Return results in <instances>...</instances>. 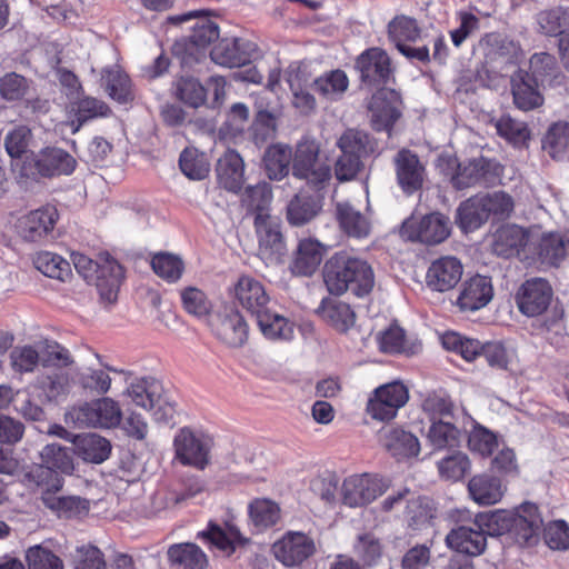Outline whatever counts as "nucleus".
I'll use <instances>...</instances> for the list:
<instances>
[{
    "mask_svg": "<svg viewBox=\"0 0 569 569\" xmlns=\"http://www.w3.org/2000/svg\"><path fill=\"white\" fill-rule=\"evenodd\" d=\"M110 371L114 370L102 365L77 367L74 362L39 376L36 385L48 401L56 403L67 400L74 386L82 395L101 397L111 389Z\"/></svg>",
    "mask_w": 569,
    "mask_h": 569,
    "instance_id": "1",
    "label": "nucleus"
},
{
    "mask_svg": "<svg viewBox=\"0 0 569 569\" xmlns=\"http://www.w3.org/2000/svg\"><path fill=\"white\" fill-rule=\"evenodd\" d=\"M325 282L333 295L350 291L357 297H365L373 289L375 274L366 260L336 254L326 263Z\"/></svg>",
    "mask_w": 569,
    "mask_h": 569,
    "instance_id": "2",
    "label": "nucleus"
},
{
    "mask_svg": "<svg viewBox=\"0 0 569 569\" xmlns=\"http://www.w3.org/2000/svg\"><path fill=\"white\" fill-rule=\"evenodd\" d=\"M122 397L128 406L149 412L157 423L173 421L176 407L167 396L163 385L153 377L131 379Z\"/></svg>",
    "mask_w": 569,
    "mask_h": 569,
    "instance_id": "3",
    "label": "nucleus"
},
{
    "mask_svg": "<svg viewBox=\"0 0 569 569\" xmlns=\"http://www.w3.org/2000/svg\"><path fill=\"white\" fill-rule=\"evenodd\" d=\"M71 258L78 273L88 283L96 286L101 301L107 305L114 303L123 278L122 267L109 254H101L98 260H92L76 252Z\"/></svg>",
    "mask_w": 569,
    "mask_h": 569,
    "instance_id": "4",
    "label": "nucleus"
},
{
    "mask_svg": "<svg viewBox=\"0 0 569 569\" xmlns=\"http://www.w3.org/2000/svg\"><path fill=\"white\" fill-rule=\"evenodd\" d=\"M197 19L192 26L191 34L173 44V52L181 59L184 66L191 67L206 58L207 48L219 38L218 24L208 17L202 16V11H190L183 14L171 16L168 21L179 24L186 21Z\"/></svg>",
    "mask_w": 569,
    "mask_h": 569,
    "instance_id": "5",
    "label": "nucleus"
},
{
    "mask_svg": "<svg viewBox=\"0 0 569 569\" xmlns=\"http://www.w3.org/2000/svg\"><path fill=\"white\" fill-rule=\"evenodd\" d=\"M10 361L16 372H33L41 365L47 371L60 369L61 366L74 363L71 351L54 340H44L36 346L16 347L10 353Z\"/></svg>",
    "mask_w": 569,
    "mask_h": 569,
    "instance_id": "6",
    "label": "nucleus"
},
{
    "mask_svg": "<svg viewBox=\"0 0 569 569\" xmlns=\"http://www.w3.org/2000/svg\"><path fill=\"white\" fill-rule=\"evenodd\" d=\"M64 421L76 428L114 429L122 421V408L113 398L101 396L70 407Z\"/></svg>",
    "mask_w": 569,
    "mask_h": 569,
    "instance_id": "7",
    "label": "nucleus"
},
{
    "mask_svg": "<svg viewBox=\"0 0 569 569\" xmlns=\"http://www.w3.org/2000/svg\"><path fill=\"white\" fill-rule=\"evenodd\" d=\"M319 156V144L305 139L297 144L292 163V174L316 189L325 188L332 177L331 167Z\"/></svg>",
    "mask_w": 569,
    "mask_h": 569,
    "instance_id": "8",
    "label": "nucleus"
},
{
    "mask_svg": "<svg viewBox=\"0 0 569 569\" xmlns=\"http://www.w3.org/2000/svg\"><path fill=\"white\" fill-rule=\"evenodd\" d=\"M76 166V159L68 151L58 147H46L37 153L26 156L22 174L44 178L68 176L74 171Z\"/></svg>",
    "mask_w": 569,
    "mask_h": 569,
    "instance_id": "9",
    "label": "nucleus"
},
{
    "mask_svg": "<svg viewBox=\"0 0 569 569\" xmlns=\"http://www.w3.org/2000/svg\"><path fill=\"white\" fill-rule=\"evenodd\" d=\"M258 254L266 263H279L286 252L280 219L269 212L254 217Z\"/></svg>",
    "mask_w": 569,
    "mask_h": 569,
    "instance_id": "10",
    "label": "nucleus"
},
{
    "mask_svg": "<svg viewBox=\"0 0 569 569\" xmlns=\"http://www.w3.org/2000/svg\"><path fill=\"white\" fill-rule=\"evenodd\" d=\"M212 439L190 428H181L173 438L176 459L183 466L204 469L210 462Z\"/></svg>",
    "mask_w": 569,
    "mask_h": 569,
    "instance_id": "11",
    "label": "nucleus"
},
{
    "mask_svg": "<svg viewBox=\"0 0 569 569\" xmlns=\"http://www.w3.org/2000/svg\"><path fill=\"white\" fill-rule=\"evenodd\" d=\"M389 487V479L378 475H351L342 483V501L351 508L363 507L385 493Z\"/></svg>",
    "mask_w": 569,
    "mask_h": 569,
    "instance_id": "12",
    "label": "nucleus"
},
{
    "mask_svg": "<svg viewBox=\"0 0 569 569\" xmlns=\"http://www.w3.org/2000/svg\"><path fill=\"white\" fill-rule=\"evenodd\" d=\"M401 236L410 241L425 244H438L443 242L451 232L448 217L433 212L421 218L411 217L401 227Z\"/></svg>",
    "mask_w": 569,
    "mask_h": 569,
    "instance_id": "13",
    "label": "nucleus"
},
{
    "mask_svg": "<svg viewBox=\"0 0 569 569\" xmlns=\"http://www.w3.org/2000/svg\"><path fill=\"white\" fill-rule=\"evenodd\" d=\"M478 49L482 52L486 63L492 64L500 72L516 64L522 57L520 44L508 36L492 32L482 37Z\"/></svg>",
    "mask_w": 569,
    "mask_h": 569,
    "instance_id": "14",
    "label": "nucleus"
},
{
    "mask_svg": "<svg viewBox=\"0 0 569 569\" xmlns=\"http://www.w3.org/2000/svg\"><path fill=\"white\" fill-rule=\"evenodd\" d=\"M409 399L407 387L398 381L383 385L376 389L369 399L367 411L375 420H391Z\"/></svg>",
    "mask_w": 569,
    "mask_h": 569,
    "instance_id": "15",
    "label": "nucleus"
},
{
    "mask_svg": "<svg viewBox=\"0 0 569 569\" xmlns=\"http://www.w3.org/2000/svg\"><path fill=\"white\" fill-rule=\"evenodd\" d=\"M552 295V288L547 280L532 278L521 284L516 301L521 313L527 317H537L548 309Z\"/></svg>",
    "mask_w": 569,
    "mask_h": 569,
    "instance_id": "16",
    "label": "nucleus"
},
{
    "mask_svg": "<svg viewBox=\"0 0 569 569\" xmlns=\"http://www.w3.org/2000/svg\"><path fill=\"white\" fill-rule=\"evenodd\" d=\"M502 174L499 162L479 157L461 164L459 174L455 178V188L465 189L477 184H495Z\"/></svg>",
    "mask_w": 569,
    "mask_h": 569,
    "instance_id": "17",
    "label": "nucleus"
},
{
    "mask_svg": "<svg viewBox=\"0 0 569 569\" xmlns=\"http://www.w3.org/2000/svg\"><path fill=\"white\" fill-rule=\"evenodd\" d=\"M463 276V264L453 256L433 260L427 269L426 286L433 292H448L456 288Z\"/></svg>",
    "mask_w": 569,
    "mask_h": 569,
    "instance_id": "18",
    "label": "nucleus"
},
{
    "mask_svg": "<svg viewBox=\"0 0 569 569\" xmlns=\"http://www.w3.org/2000/svg\"><path fill=\"white\" fill-rule=\"evenodd\" d=\"M492 298L493 286L491 278L476 274L461 283L455 306L461 312H475L485 308Z\"/></svg>",
    "mask_w": 569,
    "mask_h": 569,
    "instance_id": "19",
    "label": "nucleus"
},
{
    "mask_svg": "<svg viewBox=\"0 0 569 569\" xmlns=\"http://www.w3.org/2000/svg\"><path fill=\"white\" fill-rule=\"evenodd\" d=\"M273 553L286 567L300 566L316 551L315 541L303 532H288L273 545Z\"/></svg>",
    "mask_w": 569,
    "mask_h": 569,
    "instance_id": "20",
    "label": "nucleus"
},
{
    "mask_svg": "<svg viewBox=\"0 0 569 569\" xmlns=\"http://www.w3.org/2000/svg\"><path fill=\"white\" fill-rule=\"evenodd\" d=\"M258 52L254 42L243 38H226L210 51L211 60L220 66L234 68L248 63Z\"/></svg>",
    "mask_w": 569,
    "mask_h": 569,
    "instance_id": "21",
    "label": "nucleus"
},
{
    "mask_svg": "<svg viewBox=\"0 0 569 569\" xmlns=\"http://www.w3.org/2000/svg\"><path fill=\"white\" fill-rule=\"evenodd\" d=\"M57 220V209L51 206H46L20 217L16 228L19 236L24 241L37 242L53 230Z\"/></svg>",
    "mask_w": 569,
    "mask_h": 569,
    "instance_id": "22",
    "label": "nucleus"
},
{
    "mask_svg": "<svg viewBox=\"0 0 569 569\" xmlns=\"http://www.w3.org/2000/svg\"><path fill=\"white\" fill-rule=\"evenodd\" d=\"M361 80L369 84H385L392 74L391 61L381 48H370L362 52L356 62Z\"/></svg>",
    "mask_w": 569,
    "mask_h": 569,
    "instance_id": "23",
    "label": "nucleus"
},
{
    "mask_svg": "<svg viewBox=\"0 0 569 569\" xmlns=\"http://www.w3.org/2000/svg\"><path fill=\"white\" fill-rule=\"evenodd\" d=\"M446 543L457 552L468 556H479L487 547V538L480 521L476 519L468 526H458L450 530Z\"/></svg>",
    "mask_w": 569,
    "mask_h": 569,
    "instance_id": "24",
    "label": "nucleus"
},
{
    "mask_svg": "<svg viewBox=\"0 0 569 569\" xmlns=\"http://www.w3.org/2000/svg\"><path fill=\"white\" fill-rule=\"evenodd\" d=\"M382 447L396 459H409L420 453V441L416 435L399 427L387 426L379 431Z\"/></svg>",
    "mask_w": 569,
    "mask_h": 569,
    "instance_id": "25",
    "label": "nucleus"
},
{
    "mask_svg": "<svg viewBox=\"0 0 569 569\" xmlns=\"http://www.w3.org/2000/svg\"><path fill=\"white\" fill-rule=\"evenodd\" d=\"M233 296L237 302L256 318L268 308L269 295L261 281L243 274L233 286Z\"/></svg>",
    "mask_w": 569,
    "mask_h": 569,
    "instance_id": "26",
    "label": "nucleus"
},
{
    "mask_svg": "<svg viewBox=\"0 0 569 569\" xmlns=\"http://www.w3.org/2000/svg\"><path fill=\"white\" fill-rule=\"evenodd\" d=\"M325 252V247L318 240L301 239L289 264L290 272L296 277L312 276L319 268Z\"/></svg>",
    "mask_w": 569,
    "mask_h": 569,
    "instance_id": "27",
    "label": "nucleus"
},
{
    "mask_svg": "<svg viewBox=\"0 0 569 569\" xmlns=\"http://www.w3.org/2000/svg\"><path fill=\"white\" fill-rule=\"evenodd\" d=\"M369 111L372 128L389 131L400 117L397 93L392 90L377 91L369 102Z\"/></svg>",
    "mask_w": 569,
    "mask_h": 569,
    "instance_id": "28",
    "label": "nucleus"
},
{
    "mask_svg": "<svg viewBox=\"0 0 569 569\" xmlns=\"http://www.w3.org/2000/svg\"><path fill=\"white\" fill-rule=\"evenodd\" d=\"M397 179L407 193L420 189L425 179V167L417 154L408 149L400 150L395 157Z\"/></svg>",
    "mask_w": 569,
    "mask_h": 569,
    "instance_id": "29",
    "label": "nucleus"
},
{
    "mask_svg": "<svg viewBox=\"0 0 569 569\" xmlns=\"http://www.w3.org/2000/svg\"><path fill=\"white\" fill-rule=\"evenodd\" d=\"M542 518L533 503H523L517 508V519L512 526V537L523 545H535L542 529Z\"/></svg>",
    "mask_w": 569,
    "mask_h": 569,
    "instance_id": "30",
    "label": "nucleus"
},
{
    "mask_svg": "<svg viewBox=\"0 0 569 569\" xmlns=\"http://www.w3.org/2000/svg\"><path fill=\"white\" fill-rule=\"evenodd\" d=\"M529 243V233L516 224L499 228L492 239V252L502 258L518 257Z\"/></svg>",
    "mask_w": 569,
    "mask_h": 569,
    "instance_id": "31",
    "label": "nucleus"
},
{
    "mask_svg": "<svg viewBox=\"0 0 569 569\" xmlns=\"http://www.w3.org/2000/svg\"><path fill=\"white\" fill-rule=\"evenodd\" d=\"M540 83L531 79L529 72L519 70L511 77L513 103L522 111H530L543 104Z\"/></svg>",
    "mask_w": 569,
    "mask_h": 569,
    "instance_id": "32",
    "label": "nucleus"
},
{
    "mask_svg": "<svg viewBox=\"0 0 569 569\" xmlns=\"http://www.w3.org/2000/svg\"><path fill=\"white\" fill-rule=\"evenodd\" d=\"M217 337L227 346L241 347L248 338V327L242 315L231 309L219 316L214 327Z\"/></svg>",
    "mask_w": 569,
    "mask_h": 569,
    "instance_id": "33",
    "label": "nucleus"
},
{
    "mask_svg": "<svg viewBox=\"0 0 569 569\" xmlns=\"http://www.w3.org/2000/svg\"><path fill=\"white\" fill-rule=\"evenodd\" d=\"M468 491L476 503L480 506H490L501 500L505 495L506 487L499 478L481 473L473 476L469 480Z\"/></svg>",
    "mask_w": 569,
    "mask_h": 569,
    "instance_id": "34",
    "label": "nucleus"
},
{
    "mask_svg": "<svg viewBox=\"0 0 569 569\" xmlns=\"http://www.w3.org/2000/svg\"><path fill=\"white\" fill-rule=\"evenodd\" d=\"M219 183L227 190L238 192L244 182V163L240 154L227 151L217 163Z\"/></svg>",
    "mask_w": 569,
    "mask_h": 569,
    "instance_id": "35",
    "label": "nucleus"
},
{
    "mask_svg": "<svg viewBox=\"0 0 569 569\" xmlns=\"http://www.w3.org/2000/svg\"><path fill=\"white\" fill-rule=\"evenodd\" d=\"M171 569H207V555L192 542L176 543L168 549Z\"/></svg>",
    "mask_w": 569,
    "mask_h": 569,
    "instance_id": "36",
    "label": "nucleus"
},
{
    "mask_svg": "<svg viewBox=\"0 0 569 569\" xmlns=\"http://www.w3.org/2000/svg\"><path fill=\"white\" fill-rule=\"evenodd\" d=\"M199 537L203 538L227 557L236 551L237 546L247 542V539L233 526L221 528L217 525H210L207 530L199 532Z\"/></svg>",
    "mask_w": 569,
    "mask_h": 569,
    "instance_id": "37",
    "label": "nucleus"
},
{
    "mask_svg": "<svg viewBox=\"0 0 569 569\" xmlns=\"http://www.w3.org/2000/svg\"><path fill=\"white\" fill-rule=\"evenodd\" d=\"M41 500L59 518L82 517L90 509V502L77 496L58 497L54 493L42 492Z\"/></svg>",
    "mask_w": 569,
    "mask_h": 569,
    "instance_id": "38",
    "label": "nucleus"
},
{
    "mask_svg": "<svg viewBox=\"0 0 569 569\" xmlns=\"http://www.w3.org/2000/svg\"><path fill=\"white\" fill-rule=\"evenodd\" d=\"M73 442L76 453L87 462L101 463L111 452L110 441L97 433L76 437Z\"/></svg>",
    "mask_w": 569,
    "mask_h": 569,
    "instance_id": "39",
    "label": "nucleus"
},
{
    "mask_svg": "<svg viewBox=\"0 0 569 569\" xmlns=\"http://www.w3.org/2000/svg\"><path fill=\"white\" fill-rule=\"evenodd\" d=\"M489 220L482 193L463 201L457 210L459 227L466 231H473Z\"/></svg>",
    "mask_w": 569,
    "mask_h": 569,
    "instance_id": "40",
    "label": "nucleus"
},
{
    "mask_svg": "<svg viewBox=\"0 0 569 569\" xmlns=\"http://www.w3.org/2000/svg\"><path fill=\"white\" fill-rule=\"evenodd\" d=\"M336 216L340 228L350 237H367L370 231L368 219L348 201L337 202Z\"/></svg>",
    "mask_w": 569,
    "mask_h": 569,
    "instance_id": "41",
    "label": "nucleus"
},
{
    "mask_svg": "<svg viewBox=\"0 0 569 569\" xmlns=\"http://www.w3.org/2000/svg\"><path fill=\"white\" fill-rule=\"evenodd\" d=\"M337 147L342 153L363 160L375 152L377 143L367 132L348 129L338 139Z\"/></svg>",
    "mask_w": 569,
    "mask_h": 569,
    "instance_id": "42",
    "label": "nucleus"
},
{
    "mask_svg": "<svg viewBox=\"0 0 569 569\" xmlns=\"http://www.w3.org/2000/svg\"><path fill=\"white\" fill-rule=\"evenodd\" d=\"M318 312L325 321L340 332L348 331L356 322V315L348 303L323 300Z\"/></svg>",
    "mask_w": 569,
    "mask_h": 569,
    "instance_id": "43",
    "label": "nucleus"
},
{
    "mask_svg": "<svg viewBox=\"0 0 569 569\" xmlns=\"http://www.w3.org/2000/svg\"><path fill=\"white\" fill-rule=\"evenodd\" d=\"M320 199L307 193L293 197L287 207V218L292 226H303L311 221L320 211Z\"/></svg>",
    "mask_w": 569,
    "mask_h": 569,
    "instance_id": "44",
    "label": "nucleus"
},
{
    "mask_svg": "<svg viewBox=\"0 0 569 569\" xmlns=\"http://www.w3.org/2000/svg\"><path fill=\"white\" fill-rule=\"evenodd\" d=\"M101 84L109 96L118 102L132 100L131 81L119 66L106 68L101 76Z\"/></svg>",
    "mask_w": 569,
    "mask_h": 569,
    "instance_id": "45",
    "label": "nucleus"
},
{
    "mask_svg": "<svg viewBox=\"0 0 569 569\" xmlns=\"http://www.w3.org/2000/svg\"><path fill=\"white\" fill-rule=\"evenodd\" d=\"M263 162L268 177L280 180L289 172L290 162L293 163V153L286 144H273L266 150Z\"/></svg>",
    "mask_w": 569,
    "mask_h": 569,
    "instance_id": "46",
    "label": "nucleus"
},
{
    "mask_svg": "<svg viewBox=\"0 0 569 569\" xmlns=\"http://www.w3.org/2000/svg\"><path fill=\"white\" fill-rule=\"evenodd\" d=\"M258 326L268 339L289 340L293 336V323L286 317L267 308L256 318Z\"/></svg>",
    "mask_w": 569,
    "mask_h": 569,
    "instance_id": "47",
    "label": "nucleus"
},
{
    "mask_svg": "<svg viewBox=\"0 0 569 569\" xmlns=\"http://www.w3.org/2000/svg\"><path fill=\"white\" fill-rule=\"evenodd\" d=\"M427 440L433 449H451L459 446L461 432L448 419H438V421L431 422L427 432Z\"/></svg>",
    "mask_w": 569,
    "mask_h": 569,
    "instance_id": "48",
    "label": "nucleus"
},
{
    "mask_svg": "<svg viewBox=\"0 0 569 569\" xmlns=\"http://www.w3.org/2000/svg\"><path fill=\"white\" fill-rule=\"evenodd\" d=\"M312 86L325 99L335 101L347 91L349 79L345 71L337 69L313 79Z\"/></svg>",
    "mask_w": 569,
    "mask_h": 569,
    "instance_id": "49",
    "label": "nucleus"
},
{
    "mask_svg": "<svg viewBox=\"0 0 569 569\" xmlns=\"http://www.w3.org/2000/svg\"><path fill=\"white\" fill-rule=\"evenodd\" d=\"M439 477L446 481H459L470 472L471 461L463 451H453L437 462Z\"/></svg>",
    "mask_w": 569,
    "mask_h": 569,
    "instance_id": "50",
    "label": "nucleus"
},
{
    "mask_svg": "<svg viewBox=\"0 0 569 569\" xmlns=\"http://www.w3.org/2000/svg\"><path fill=\"white\" fill-rule=\"evenodd\" d=\"M249 517L258 530H264L278 523L281 510L279 505L270 499H254L249 505Z\"/></svg>",
    "mask_w": 569,
    "mask_h": 569,
    "instance_id": "51",
    "label": "nucleus"
},
{
    "mask_svg": "<svg viewBox=\"0 0 569 569\" xmlns=\"http://www.w3.org/2000/svg\"><path fill=\"white\" fill-rule=\"evenodd\" d=\"M40 461L53 471L72 475L74 470L73 458L70 450L59 443H49L39 452Z\"/></svg>",
    "mask_w": 569,
    "mask_h": 569,
    "instance_id": "52",
    "label": "nucleus"
},
{
    "mask_svg": "<svg viewBox=\"0 0 569 569\" xmlns=\"http://www.w3.org/2000/svg\"><path fill=\"white\" fill-rule=\"evenodd\" d=\"M32 260L34 267L49 278L66 281L71 274L70 263L54 252H37Z\"/></svg>",
    "mask_w": 569,
    "mask_h": 569,
    "instance_id": "53",
    "label": "nucleus"
},
{
    "mask_svg": "<svg viewBox=\"0 0 569 569\" xmlns=\"http://www.w3.org/2000/svg\"><path fill=\"white\" fill-rule=\"evenodd\" d=\"M530 77L536 82L543 86L545 83H558L560 73L558 71L556 58L547 52L535 53L529 61Z\"/></svg>",
    "mask_w": 569,
    "mask_h": 569,
    "instance_id": "54",
    "label": "nucleus"
},
{
    "mask_svg": "<svg viewBox=\"0 0 569 569\" xmlns=\"http://www.w3.org/2000/svg\"><path fill=\"white\" fill-rule=\"evenodd\" d=\"M537 22L541 33L550 37L563 36L569 28V9L556 7L538 13Z\"/></svg>",
    "mask_w": 569,
    "mask_h": 569,
    "instance_id": "55",
    "label": "nucleus"
},
{
    "mask_svg": "<svg viewBox=\"0 0 569 569\" xmlns=\"http://www.w3.org/2000/svg\"><path fill=\"white\" fill-rule=\"evenodd\" d=\"M388 37L397 46L405 41L415 42L420 37V28L416 19L397 16L388 23Z\"/></svg>",
    "mask_w": 569,
    "mask_h": 569,
    "instance_id": "56",
    "label": "nucleus"
},
{
    "mask_svg": "<svg viewBox=\"0 0 569 569\" xmlns=\"http://www.w3.org/2000/svg\"><path fill=\"white\" fill-rule=\"evenodd\" d=\"M176 96L192 108L202 106L207 98V89L192 77H181L174 84Z\"/></svg>",
    "mask_w": 569,
    "mask_h": 569,
    "instance_id": "57",
    "label": "nucleus"
},
{
    "mask_svg": "<svg viewBox=\"0 0 569 569\" xmlns=\"http://www.w3.org/2000/svg\"><path fill=\"white\" fill-rule=\"evenodd\" d=\"M181 171L192 180L204 179L210 171V163L204 153L197 149H186L179 160Z\"/></svg>",
    "mask_w": 569,
    "mask_h": 569,
    "instance_id": "58",
    "label": "nucleus"
},
{
    "mask_svg": "<svg viewBox=\"0 0 569 569\" xmlns=\"http://www.w3.org/2000/svg\"><path fill=\"white\" fill-rule=\"evenodd\" d=\"M29 482L43 488V492L56 493L63 487V478L43 462L37 463L30 468L26 475Z\"/></svg>",
    "mask_w": 569,
    "mask_h": 569,
    "instance_id": "59",
    "label": "nucleus"
},
{
    "mask_svg": "<svg viewBox=\"0 0 569 569\" xmlns=\"http://www.w3.org/2000/svg\"><path fill=\"white\" fill-rule=\"evenodd\" d=\"M488 218L508 219L515 210V199L505 191L482 193Z\"/></svg>",
    "mask_w": 569,
    "mask_h": 569,
    "instance_id": "60",
    "label": "nucleus"
},
{
    "mask_svg": "<svg viewBox=\"0 0 569 569\" xmlns=\"http://www.w3.org/2000/svg\"><path fill=\"white\" fill-rule=\"evenodd\" d=\"M543 149L553 159H561L569 148V127L556 123L543 138Z\"/></svg>",
    "mask_w": 569,
    "mask_h": 569,
    "instance_id": "61",
    "label": "nucleus"
},
{
    "mask_svg": "<svg viewBox=\"0 0 569 569\" xmlns=\"http://www.w3.org/2000/svg\"><path fill=\"white\" fill-rule=\"evenodd\" d=\"M31 130L26 126H18L4 137V148L11 158H21L27 154L30 147H36Z\"/></svg>",
    "mask_w": 569,
    "mask_h": 569,
    "instance_id": "62",
    "label": "nucleus"
},
{
    "mask_svg": "<svg viewBox=\"0 0 569 569\" xmlns=\"http://www.w3.org/2000/svg\"><path fill=\"white\" fill-rule=\"evenodd\" d=\"M153 271L162 279L174 282L182 276V260L172 253H158L151 260Z\"/></svg>",
    "mask_w": 569,
    "mask_h": 569,
    "instance_id": "63",
    "label": "nucleus"
},
{
    "mask_svg": "<svg viewBox=\"0 0 569 569\" xmlns=\"http://www.w3.org/2000/svg\"><path fill=\"white\" fill-rule=\"evenodd\" d=\"M29 569H63L62 560L50 549L36 545L26 550Z\"/></svg>",
    "mask_w": 569,
    "mask_h": 569,
    "instance_id": "64",
    "label": "nucleus"
}]
</instances>
